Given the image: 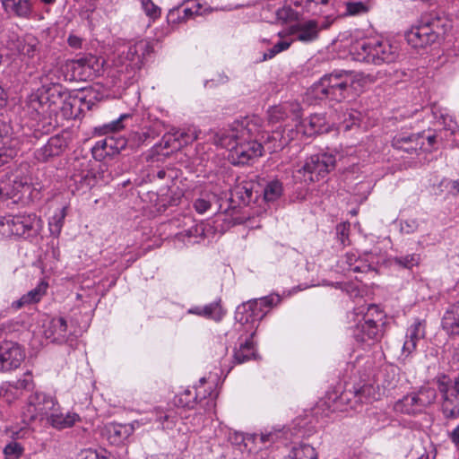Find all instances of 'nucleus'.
<instances>
[{"instance_id": "obj_53", "label": "nucleus", "mask_w": 459, "mask_h": 459, "mask_svg": "<svg viewBox=\"0 0 459 459\" xmlns=\"http://www.w3.org/2000/svg\"><path fill=\"white\" fill-rule=\"evenodd\" d=\"M194 207L198 213L203 214L210 209L211 203L204 198H198L195 201Z\"/></svg>"}, {"instance_id": "obj_38", "label": "nucleus", "mask_w": 459, "mask_h": 459, "mask_svg": "<svg viewBox=\"0 0 459 459\" xmlns=\"http://www.w3.org/2000/svg\"><path fill=\"white\" fill-rule=\"evenodd\" d=\"M415 394L422 411L436 400V391L433 388L422 387Z\"/></svg>"}, {"instance_id": "obj_39", "label": "nucleus", "mask_w": 459, "mask_h": 459, "mask_svg": "<svg viewBox=\"0 0 459 459\" xmlns=\"http://www.w3.org/2000/svg\"><path fill=\"white\" fill-rule=\"evenodd\" d=\"M14 46L19 54L28 57H33L37 53V45L34 42H24L18 39Z\"/></svg>"}, {"instance_id": "obj_47", "label": "nucleus", "mask_w": 459, "mask_h": 459, "mask_svg": "<svg viewBox=\"0 0 459 459\" xmlns=\"http://www.w3.org/2000/svg\"><path fill=\"white\" fill-rule=\"evenodd\" d=\"M294 11L290 7H281L276 12V18L281 23L288 22L289 21L293 20L294 18Z\"/></svg>"}, {"instance_id": "obj_17", "label": "nucleus", "mask_w": 459, "mask_h": 459, "mask_svg": "<svg viewBox=\"0 0 459 459\" xmlns=\"http://www.w3.org/2000/svg\"><path fill=\"white\" fill-rule=\"evenodd\" d=\"M258 185L250 180H245L234 186L231 192L232 198L238 199L239 204H249L258 196Z\"/></svg>"}, {"instance_id": "obj_48", "label": "nucleus", "mask_w": 459, "mask_h": 459, "mask_svg": "<svg viewBox=\"0 0 459 459\" xmlns=\"http://www.w3.org/2000/svg\"><path fill=\"white\" fill-rule=\"evenodd\" d=\"M127 117H129V115L123 114L117 120H114L111 123L105 125V133L120 131L124 127V126L122 125V121Z\"/></svg>"}, {"instance_id": "obj_12", "label": "nucleus", "mask_w": 459, "mask_h": 459, "mask_svg": "<svg viewBox=\"0 0 459 459\" xmlns=\"http://www.w3.org/2000/svg\"><path fill=\"white\" fill-rule=\"evenodd\" d=\"M71 181L73 192L86 193L98 184L97 173L90 168L89 162H82L79 169H74Z\"/></svg>"}, {"instance_id": "obj_2", "label": "nucleus", "mask_w": 459, "mask_h": 459, "mask_svg": "<svg viewBox=\"0 0 459 459\" xmlns=\"http://www.w3.org/2000/svg\"><path fill=\"white\" fill-rule=\"evenodd\" d=\"M372 82L370 75L360 72L338 71L323 76L314 84L313 92L321 100L342 101L358 96Z\"/></svg>"}, {"instance_id": "obj_49", "label": "nucleus", "mask_w": 459, "mask_h": 459, "mask_svg": "<svg viewBox=\"0 0 459 459\" xmlns=\"http://www.w3.org/2000/svg\"><path fill=\"white\" fill-rule=\"evenodd\" d=\"M135 48L138 49L140 53V60L144 57L146 55L152 52V47L151 43L147 40H139L135 42Z\"/></svg>"}, {"instance_id": "obj_11", "label": "nucleus", "mask_w": 459, "mask_h": 459, "mask_svg": "<svg viewBox=\"0 0 459 459\" xmlns=\"http://www.w3.org/2000/svg\"><path fill=\"white\" fill-rule=\"evenodd\" d=\"M25 358L21 346L13 342L0 343V370L8 371L17 368Z\"/></svg>"}, {"instance_id": "obj_32", "label": "nucleus", "mask_w": 459, "mask_h": 459, "mask_svg": "<svg viewBox=\"0 0 459 459\" xmlns=\"http://www.w3.org/2000/svg\"><path fill=\"white\" fill-rule=\"evenodd\" d=\"M200 133L201 131L196 126H191L184 130H175L171 136L174 137V141L179 142V145H181L193 143L199 137Z\"/></svg>"}, {"instance_id": "obj_20", "label": "nucleus", "mask_w": 459, "mask_h": 459, "mask_svg": "<svg viewBox=\"0 0 459 459\" xmlns=\"http://www.w3.org/2000/svg\"><path fill=\"white\" fill-rule=\"evenodd\" d=\"M4 11L10 16L28 19L33 10L31 0H2Z\"/></svg>"}, {"instance_id": "obj_21", "label": "nucleus", "mask_w": 459, "mask_h": 459, "mask_svg": "<svg viewBox=\"0 0 459 459\" xmlns=\"http://www.w3.org/2000/svg\"><path fill=\"white\" fill-rule=\"evenodd\" d=\"M47 420L53 428L64 429L73 427L76 422L81 420V417L77 413L71 411L65 414L62 413L59 404H57L56 410H53V412L50 413Z\"/></svg>"}, {"instance_id": "obj_52", "label": "nucleus", "mask_w": 459, "mask_h": 459, "mask_svg": "<svg viewBox=\"0 0 459 459\" xmlns=\"http://www.w3.org/2000/svg\"><path fill=\"white\" fill-rule=\"evenodd\" d=\"M23 383H24V381H21V380H19V381H17V383H16V385H11V384H8V385H6V387H5V388H4V387H2V392H3V391H4V394H3V396H4V397H5V396H7V394H8L9 392H10V393H13V391H14V393H13V395H14V396H19V395L21 394V391H20V389H21L22 387H23Z\"/></svg>"}, {"instance_id": "obj_7", "label": "nucleus", "mask_w": 459, "mask_h": 459, "mask_svg": "<svg viewBox=\"0 0 459 459\" xmlns=\"http://www.w3.org/2000/svg\"><path fill=\"white\" fill-rule=\"evenodd\" d=\"M364 310L363 307H359L354 312L358 321L353 332L354 337L361 342L377 338L379 332L377 322L382 319V313L377 306L372 304L367 307L366 312Z\"/></svg>"}, {"instance_id": "obj_46", "label": "nucleus", "mask_w": 459, "mask_h": 459, "mask_svg": "<svg viewBox=\"0 0 459 459\" xmlns=\"http://www.w3.org/2000/svg\"><path fill=\"white\" fill-rule=\"evenodd\" d=\"M93 171L97 173L98 184H108L113 179L105 164H100L97 169H93Z\"/></svg>"}, {"instance_id": "obj_31", "label": "nucleus", "mask_w": 459, "mask_h": 459, "mask_svg": "<svg viewBox=\"0 0 459 459\" xmlns=\"http://www.w3.org/2000/svg\"><path fill=\"white\" fill-rule=\"evenodd\" d=\"M154 413L155 420L160 424L162 429H172L176 426L178 417L172 410L156 408Z\"/></svg>"}, {"instance_id": "obj_58", "label": "nucleus", "mask_w": 459, "mask_h": 459, "mask_svg": "<svg viewBox=\"0 0 459 459\" xmlns=\"http://www.w3.org/2000/svg\"><path fill=\"white\" fill-rule=\"evenodd\" d=\"M406 75H407V74L404 71H402V70H394L393 73L390 74V76L392 77V79L394 82H398L400 80H403V78L404 76H406Z\"/></svg>"}, {"instance_id": "obj_18", "label": "nucleus", "mask_w": 459, "mask_h": 459, "mask_svg": "<svg viewBox=\"0 0 459 459\" xmlns=\"http://www.w3.org/2000/svg\"><path fill=\"white\" fill-rule=\"evenodd\" d=\"M66 145V140L63 136H52L44 146L36 152V158L39 161H47L52 157L60 155Z\"/></svg>"}, {"instance_id": "obj_5", "label": "nucleus", "mask_w": 459, "mask_h": 459, "mask_svg": "<svg viewBox=\"0 0 459 459\" xmlns=\"http://www.w3.org/2000/svg\"><path fill=\"white\" fill-rule=\"evenodd\" d=\"M336 163L335 156L319 153L308 157L304 164L296 170L295 177L304 183H312L325 178Z\"/></svg>"}, {"instance_id": "obj_45", "label": "nucleus", "mask_w": 459, "mask_h": 459, "mask_svg": "<svg viewBox=\"0 0 459 459\" xmlns=\"http://www.w3.org/2000/svg\"><path fill=\"white\" fill-rule=\"evenodd\" d=\"M394 262L403 267L410 269L419 264L420 256L416 254L407 255L405 256L396 257Z\"/></svg>"}, {"instance_id": "obj_9", "label": "nucleus", "mask_w": 459, "mask_h": 459, "mask_svg": "<svg viewBox=\"0 0 459 459\" xmlns=\"http://www.w3.org/2000/svg\"><path fill=\"white\" fill-rule=\"evenodd\" d=\"M58 404L56 398L45 393L35 392L28 398L23 411L24 420H47Z\"/></svg>"}, {"instance_id": "obj_51", "label": "nucleus", "mask_w": 459, "mask_h": 459, "mask_svg": "<svg viewBox=\"0 0 459 459\" xmlns=\"http://www.w3.org/2000/svg\"><path fill=\"white\" fill-rule=\"evenodd\" d=\"M10 432H11V437L13 439L27 438L31 435V430L28 427H23L19 429H15L14 428H13L12 429H10Z\"/></svg>"}, {"instance_id": "obj_30", "label": "nucleus", "mask_w": 459, "mask_h": 459, "mask_svg": "<svg viewBox=\"0 0 459 459\" xmlns=\"http://www.w3.org/2000/svg\"><path fill=\"white\" fill-rule=\"evenodd\" d=\"M49 331L51 333L49 335L47 333L48 338H52L54 342H64L65 340L67 331L66 321L63 317L52 319L49 325Z\"/></svg>"}, {"instance_id": "obj_59", "label": "nucleus", "mask_w": 459, "mask_h": 459, "mask_svg": "<svg viewBox=\"0 0 459 459\" xmlns=\"http://www.w3.org/2000/svg\"><path fill=\"white\" fill-rule=\"evenodd\" d=\"M292 42H293V40H281V41L276 43L277 48L281 52H282L284 50H287L290 47Z\"/></svg>"}, {"instance_id": "obj_19", "label": "nucleus", "mask_w": 459, "mask_h": 459, "mask_svg": "<svg viewBox=\"0 0 459 459\" xmlns=\"http://www.w3.org/2000/svg\"><path fill=\"white\" fill-rule=\"evenodd\" d=\"M322 27L314 21H307L289 29V34H297V39L302 42H311L318 38Z\"/></svg>"}, {"instance_id": "obj_56", "label": "nucleus", "mask_w": 459, "mask_h": 459, "mask_svg": "<svg viewBox=\"0 0 459 459\" xmlns=\"http://www.w3.org/2000/svg\"><path fill=\"white\" fill-rule=\"evenodd\" d=\"M199 10H200V7L198 5L195 6V10L193 9V7H186V8H185L183 10L184 17L182 19L186 20V19H188V18L194 16V14H198L199 13Z\"/></svg>"}, {"instance_id": "obj_36", "label": "nucleus", "mask_w": 459, "mask_h": 459, "mask_svg": "<svg viewBox=\"0 0 459 459\" xmlns=\"http://www.w3.org/2000/svg\"><path fill=\"white\" fill-rule=\"evenodd\" d=\"M283 186L281 181H269L264 188V198L266 202H274L282 195Z\"/></svg>"}, {"instance_id": "obj_54", "label": "nucleus", "mask_w": 459, "mask_h": 459, "mask_svg": "<svg viewBox=\"0 0 459 459\" xmlns=\"http://www.w3.org/2000/svg\"><path fill=\"white\" fill-rule=\"evenodd\" d=\"M67 42L69 46L74 48H79L82 46V39L75 35H70L67 39Z\"/></svg>"}, {"instance_id": "obj_1", "label": "nucleus", "mask_w": 459, "mask_h": 459, "mask_svg": "<svg viewBox=\"0 0 459 459\" xmlns=\"http://www.w3.org/2000/svg\"><path fill=\"white\" fill-rule=\"evenodd\" d=\"M261 133V120L256 117L234 121L221 136L220 143L230 151L233 164L245 165L260 157L263 146L257 141Z\"/></svg>"}, {"instance_id": "obj_23", "label": "nucleus", "mask_w": 459, "mask_h": 459, "mask_svg": "<svg viewBox=\"0 0 459 459\" xmlns=\"http://www.w3.org/2000/svg\"><path fill=\"white\" fill-rule=\"evenodd\" d=\"M394 410L396 412L414 415L422 411L415 393L409 394L395 402Z\"/></svg>"}, {"instance_id": "obj_43", "label": "nucleus", "mask_w": 459, "mask_h": 459, "mask_svg": "<svg viewBox=\"0 0 459 459\" xmlns=\"http://www.w3.org/2000/svg\"><path fill=\"white\" fill-rule=\"evenodd\" d=\"M4 453L6 459H18L23 453V447L17 442H11L5 446Z\"/></svg>"}, {"instance_id": "obj_28", "label": "nucleus", "mask_w": 459, "mask_h": 459, "mask_svg": "<svg viewBox=\"0 0 459 459\" xmlns=\"http://www.w3.org/2000/svg\"><path fill=\"white\" fill-rule=\"evenodd\" d=\"M255 349L254 342L252 341V337L247 339L245 342L239 345V348L237 349L234 352V360L238 364L244 363L252 359H255Z\"/></svg>"}, {"instance_id": "obj_4", "label": "nucleus", "mask_w": 459, "mask_h": 459, "mask_svg": "<svg viewBox=\"0 0 459 459\" xmlns=\"http://www.w3.org/2000/svg\"><path fill=\"white\" fill-rule=\"evenodd\" d=\"M328 130L329 126L324 115H311L297 124L296 129H284L282 133L278 131L273 132L269 138L275 142L272 147V151L276 152L283 149L291 141L296 139L299 134L303 136L310 137L317 134L326 133Z\"/></svg>"}, {"instance_id": "obj_13", "label": "nucleus", "mask_w": 459, "mask_h": 459, "mask_svg": "<svg viewBox=\"0 0 459 459\" xmlns=\"http://www.w3.org/2000/svg\"><path fill=\"white\" fill-rule=\"evenodd\" d=\"M205 379H200V385L194 389L186 388L178 393L174 398V403L178 407L194 409L198 403H202L207 396L204 388Z\"/></svg>"}, {"instance_id": "obj_42", "label": "nucleus", "mask_w": 459, "mask_h": 459, "mask_svg": "<svg viewBox=\"0 0 459 459\" xmlns=\"http://www.w3.org/2000/svg\"><path fill=\"white\" fill-rule=\"evenodd\" d=\"M18 150L12 145L0 147V167L8 163L17 156Z\"/></svg>"}, {"instance_id": "obj_26", "label": "nucleus", "mask_w": 459, "mask_h": 459, "mask_svg": "<svg viewBox=\"0 0 459 459\" xmlns=\"http://www.w3.org/2000/svg\"><path fill=\"white\" fill-rule=\"evenodd\" d=\"M48 284L41 281L36 288L24 294L21 299L13 303V307L21 308L23 306L39 302L45 295Z\"/></svg>"}, {"instance_id": "obj_35", "label": "nucleus", "mask_w": 459, "mask_h": 459, "mask_svg": "<svg viewBox=\"0 0 459 459\" xmlns=\"http://www.w3.org/2000/svg\"><path fill=\"white\" fill-rule=\"evenodd\" d=\"M113 143L114 139L111 137L98 141L91 149L93 157L96 160H101L106 156L111 155Z\"/></svg>"}, {"instance_id": "obj_41", "label": "nucleus", "mask_w": 459, "mask_h": 459, "mask_svg": "<svg viewBox=\"0 0 459 459\" xmlns=\"http://www.w3.org/2000/svg\"><path fill=\"white\" fill-rule=\"evenodd\" d=\"M140 2L143 12L149 18L155 20L160 17V8L152 0H140Z\"/></svg>"}, {"instance_id": "obj_50", "label": "nucleus", "mask_w": 459, "mask_h": 459, "mask_svg": "<svg viewBox=\"0 0 459 459\" xmlns=\"http://www.w3.org/2000/svg\"><path fill=\"white\" fill-rule=\"evenodd\" d=\"M441 119H442V123L444 125V128L446 130L450 131L451 134H455L457 131L458 125L451 116L442 115Z\"/></svg>"}, {"instance_id": "obj_60", "label": "nucleus", "mask_w": 459, "mask_h": 459, "mask_svg": "<svg viewBox=\"0 0 459 459\" xmlns=\"http://www.w3.org/2000/svg\"><path fill=\"white\" fill-rule=\"evenodd\" d=\"M82 459H99L96 452L89 450L82 453Z\"/></svg>"}, {"instance_id": "obj_3", "label": "nucleus", "mask_w": 459, "mask_h": 459, "mask_svg": "<svg viewBox=\"0 0 459 459\" xmlns=\"http://www.w3.org/2000/svg\"><path fill=\"white\" fill-rule=\"evenodd\" d=\"M354 58L373 65L390 64L399 56V47L388 39H368L356 41L351 48Z\"/></svg>"}, {"instance_id": "obj_37", "label": "nucleus", "mask_w": 459, "mask_h": 459, "mask_svg": "<svg viewBox=\"0 0 459 459\" xmlns=\"http://www.w3.org/2000/svg\"><path fill=\"white\" fill-rule=\"evenodd\" d=\"M290 456L291 459H317V454L314 447L307 444L293 447Z\"/></svg>"}, {"instance_id": "obj_55", "label": "nucleus", "mask_w": 459, "mask_h": 459, "mask_svg": "<svg viewBox=\"0 0 459 459\" xmlns=\"http://www.w3.org/2000/svg\"><path fill=\"white\" fill-rule=\"evenodd\" d=\"M281 53V51L277 48V45L275 44L272 48L268 49L263 56V61L272 59L277 54Z\"/></svg>"}, {"instance_id": "obj_25", "label": "nucleus", "mask_w": 459, "mask_h": 459, "mask_svg": "<svg viewBox=\"0 0 459 459\" xmlns=\"http://www.w3.org/2000/svg\"><path fill=\"white\" fill-rule=\"evenodd\" d=\"M442 325L450 333L459 334V300L446 310L442 319Z\"/></svg>"}, {"instance_id": "obj_24", "label": "nucleus", "mask_w": 459, "mask_h": 459, "mask_svg": "<svg viewBox=\"0 0 459 459\" xmlns=\"http://www.w3.org/2000/svg\"><path fill=\"white\" fill-rule=\"evenodd\" d=\"M189 314L212 318L220 321L225 315L221 306V300L214 301L204 307H194L188 310Z\"/></svg>"}, {"instance_id": "obj_29", "label": "nucleus", "mask_w": 459, "mask_h": 459, "mask_svg": "<svg viewBox=\"0 0 459 459\" xmlns=\"http://www.w3.org/2000/svg\"><path fill=\"white\" fill-rule=\"evenodd\" d=\"M343 269L351 271L354 273H367L371 270V265L363 263L359 260L356 254L347 253L342 260Z\"/></svg>"}, {"instance_id": "obj_63", "label": "nucleus", "mask_w": 459, "mask_h": 459, "mask_svg": "<svg viewBox=\"0 0 459 459\" xmlns=\"http://www.w3.org/2000/svg\"><path fill=\"white\" fill-rule=\"evenodd\" d=\"M427 141H428L429 146L432 147L433 144L436 143V136L435 135H428Z\"/></svg>"}, {"instance_id": "obj_16", "label": "nucleus", "mask_w": 459, "mask_h": 459, "mask_svg": "<svg viewBox=\"0 0 459 459\" xmlns=\"http://www.w3.org/2000/svg\"><path fill=\"white\" fill-rule=\"evenodd\" d=\"M281 301L279 295H269L266 297L249 301L247 305H243L242 308L245 312L250 311L257 319H262L268 310L276 306Z\"/></svg>"}, {"instance_id": "obj_57", "label": "nucleus", "mask_w": 459, "mask_h": 459, "mask_svg": "<svg viewBox=\"0 0 459 459\" xmlns=\"http://www.w3.org/2000/svg\"><path fill=\"white\" fill-rule=\"evenodd\" d=\"M449 437L456 448L459 447V426H457L450 434Z\"/></svg>"}, {"instance_id": "obj_10", "label": "nucleus", "mask_w": 459, "mask_h": 459, "mask_svg": "<svg viewBox=\"0 0 459 459\" xmlns=\"http://www.w3.org/2000/svg\"><path fill=\"white\" fill-rule=\"evenodd\" d=\"M433 25V23L426 22L412 27L405 35L408 44L414 48H420L435 42L437 34L434 31Z\"/></svg>"}, {"instance_id": "obj_27", "label": "nucleus", "mask_w": 459, "mask_h": 459, "mask_svg": "<svg viewBox=\"0 0 459 459\" xmlns=\"http://www.w3.org/2000/svg\"><path fill=\"white\" fill-rule=\"evenodd\" d=\"M354 396L361 403H369L380 399L381 394L378 386L373 384H364L358 388H354Z\"/></svg>"}, {"instance_id": "obj_44", "label": "nucleus", "mask_w": 459, "mask_h": 459, "mask_svg": "<svg viewBox=\"0 0 459 459\" xmlns=\"http://www.w3.org/2000/svg\"><path fill=\"white\" fill-rule=\"evenodd\" d=\"M120 54L126 60L141 63L140 53L138 49L135 48V43L124 46L123 49L120 51Z\"/></svg>"}, {"instance_id": "obj_14", "label": "nucleus", "mask_w": 459, "mask_h": 459, "mask_svg": "<svg viewBox=\"0 0 459 459\" xmlns=\"http://www.w3.org/2000/svg\"><path fill=\"white\" fill-rule=\"evenodd\" d=\"M425 322L416 319L407 329L405 341L403 346V355L408 357L415 351L417 343L425 337Z\"/></svg>"}, {"instance_id": "obj_62", "label": "nucleus", "mask_w": 459, "mask_h": 459, "mask_svg": "<svg viewBox=\"0 0 459 459\" xmlns=\"http://www.w3.org/2000/svg\"><path fill=\"white\" fill-rule=\"evenodd\" d=\"M453 359L459 362V344L454 349Z\"/></svg>"}, {"instance_id": "obj_33", "label": "nucleus", "mask_w": 459, "mask_h": 459, "mask_svg": "<svg viewBox=\"0 0 459 459\" xmlns=\"http://www.w3.org/2000/svg\"><path fill=\"white\" fill-rule=\"evenodd\" d=\"M67 214V207L64 206L60 210L56 211L54 215L49 219L48 221V229L50 231V234L56 238L59 237L65 219Z\"/></svg>"}, {"instance_id": "obj_34", "label": "nucleus", "mask_w": 459, "mask_h": 459, "mask_svg": "<svg viewBox=\"0 0 459 459\" xmlns=\"http://www.w3.org/2000/svg\"><path fill=\"white\" fill-rule=\"evenodd\" d=\"M345 15L348 16H357L367 13L370 8L371 4L369 1H348L345 2Z\"/></svg>"}, {"instance_id": "obj_15", "label": "nucleus", "mask_w": 459, "mask_h": 459, "mask_svg": "<svg viewBox=\"0 0 459 459\" xmlns=\"http://www.w3.org/2000/svg\"><path fill=\"white\" fill-rule=\"evenodd\" d=\"M29 106L43 117L52 116L59 108L56 101L51 100L47 92L31 94L29 99Z\"/></svg>"}, {"instance_id": "obj_22", "label": "nucleus", "mask_w": 459, "mask_h": 459, "mask_svg": "<svg viewBox=\"0 0 459 459\" xmlns=\"http://www.w3.org/2000/svg\"><path fill=\"white\" fill-rule=\"evenodd\" d=\"M422 136L420 134H411V135H396L393 139V146L396 149L403 150L407 152H411L419 148H424L425 151H429V148L424 146V143L421 142Z\"/></svg>"}, {"instance_id": "obj_64", "label": "nucleus", "mask_w": 459, "mask_h": 459, "mask_svg": "<svg viewBox=\"0 0 459 459\" xmlns=\"http://www.w3.org/2000/svg\"><path fill=\"white\" fill-rule=\"evenodd\" d=\"M454 389L456 392V394H459V376L455 380Z\"/></svg>"}, {"instance_id": "obj_8", "label": "nucleus", "mask_w": 459, "mask_h": 459, "mask_svg": "<svg viewBox=\"0 0 459 459\" xmlns=\"http://www.w3.org/2000/svg\"><path fill=\"white\" fill-rule=\"evenodd\" d=\"M104 61L93 55H85L80 58L67 61L66 69L71 72V79L74 81L91 80L100 75Z\"/></svg>"}, {"instance_id": "obj_6", "label": "nucleus", "mask_w": 459, "mask_h": 459, "mask_svg": "<svg viewBox=\"0 0 459 459\" xmlns=\"http://www.w3.org/2000/svg\"><path fill=\"white\" fill-rule=\"evenodd\" d=\"M42 228V221L35 213L8 215L0 221V231L6 236H30Z\"/></svg>"}, {"instance_id": "obj_61", "label": "nucleus", "mask_w": 459, "mask_h": 459, "mask_svg": "<svg viewBox=\"0 0 459 459\" xmlns=\"http://www.w3.org/2000/svg\"><path fill=\"white\" fill-rule=\"evenodd\" d=\"M7 101V94L4 90L0 87V108L4 107Z\"/></svg>"}, {"instance_id": "obj_40", "label": "nucleus", "mask_w": 459, "mask_h": 459, "mask_svg": "<svg viewBox=\"0 0 459 459\" xmlns=\"http://www.w3.org/2000/svg\"><path fill=\"white\" fill-rule=\"evenodd\" d=\"M288 107L284 105L273 106L268 109V119L272 123L279 122L287 117Z\"/></svg>"}]
</instances>
